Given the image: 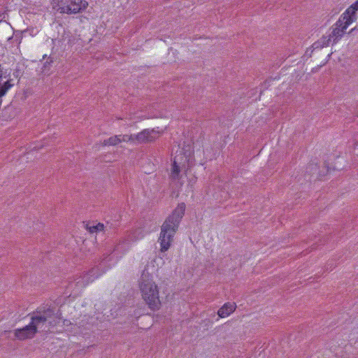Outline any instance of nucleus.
I'll use <instances>...</instances> for the list:
<instances>
[{
	"label": "nucleus",
	"instance_id": "nucleus-1",
	"mask_svg": "<svg viewBox=\"0 0 358 358\" xmlns=\"http://www.w3.org/2000/svg\"><path fill=\"white\" fill-rule=\"evenodd\" d=\"M185 204L179 203L171 215L168 216L161 227V232L159 237L160 251L164 252L171 247L173 237L178 231L179 224L185 215Z\"/></svg>",
	"mask_w": 358,
	"mask_h": 358
},
{
	"label": "nucleus",
	"instance_id": "nucleus-2",
	"mask_svg": "<svg viewBox=\"0 0 358 358\" xmlns=\"http://www.w3.org/2000/svg\"><path fill=\"white\" fill-rule=\"evenodd\" d=\"M140 290L142 297L148 307L152 310H159L161 301L157 285L153 282L151 275L143 270L139 280Z\"/></svg>",
	"mask_w": 358,
	"mask_h": 358
},
{
	"label": "nucleus",
	"instance_id": "nucleus-3",
	"mask_svg": "<svg viewBox=\"0 0 358 358\" xmlns=\"http://www.w3.org/2000/svg\"><path fill=\"white\" fill-rule=\"evenodd\" d=\"M352 23L346 20L345 16H340L336 22L331 27V31L329 34L332 38V44L337 43L346 32V29Z\"/></svg>",
	"mask_w": 358,
	"mask_h": 358
},
{
	"label": "nucleus",
	"instance_id": "nucleus-4",
	"mask_svg": "<svg viewBox=\"0 0 358 358\" xmlns=\"http://www.w3.org/2000/svg\"><path fill=\"white\" fill-rule=\"evenodd\" d=\"M143 237V232L141 229H135L131 234H129L127 238H124L117 243L114 248V252L124 253L128 250L132 242Z\"/></svg>",
	"mask_w": 358,
	"mask_h": 358
},
{
	"label": "nucleus",
	"instance_id": "nucleus-5",
	"mask_svg": "<svg viewBox=\"0 0 358 358\" xmlns=\"http://www.w3.org/2000/svg\"><path fill=\"white\" fill-rule=\"evenodd\" d=\"M159 137V132L155 129H143L137 134H134L135 144H144L154 141Z\"/></svg>",
	"mask_w": 358,
	"mask_h": 358
},
{
	"label": "nucleus",
	"instance_id": "nucleus-6",
	"mask_svg": "<svg viewBox=\"0 0 358 358\" xmlns=\"http://www.w3.org/2000/svg\"><path fill=\"white\" fill-rule=\"evenodd\" d=\"M100 275L101 272L98 268H92L84 276H80L76 279V286L78 288L84 287Z\"/></svg>",
	"mask_w": 358,
	"mask_h": 358
},
{
	"label": "nucleus",
	"instance_id": "nucleus-7",
	"mask_svg": "<svg viewBox=\"0 0 358 358\" xmlns=\"http://www.w3.org/2000/svg\"><path fill=\"white\" fill-rule=\"evenodd\" d=\"M88 6V2L83 0H69V5L63 13L76 14L85 10Z\"/></svg>",
	"mask_w": 358,
	"mask_h": 358
},
{
	"label": "nucleus",
	"instance_id": "nucleus-8",
	"mask_svg": "<svg viewBox=\"0 0 358 358\" xmlns=\"http://www.w3.org/2000/svg\"><path fill=\"white\" fill-rule=\"evenodd\" d=\"M36 334L35 327L30 323L22 329H15L14 332L15 336L21 341L32 338Z\"/></svg>",
	"mask_w": 358,
	"mask_h": 358
},
{
	"label": "nucleus",
	"instance_id": "nucleus-9",
	"mask_svg": "<svg viewBox=\"0 0 358 358\" xmlns=\"http://www.w3.org/2000/svg\"><path fill=\"white\" fill-rule=\"evenodd\" d=\"M358 10V0H357L354 3H352L347 10L341 15V16H345L346 20H348L350 22L352 23L357 20V14L356 12Z\"/></svg>",
	"mask_w": 358,
	"mask_h": 358
},
{
	"label": "nucleus",
	"instance_id": "nucleus-10",
	"mask_svg": "<svg viewBox=\"0 0 358 358\" xmlns=\"http://www.w3.org/2000/svg\"><path fill=\"white\" fill-rule=\"evenodd\" d=\"M46 322V319L43 317H41V315L38 314L36 312L33 313L31 315L30 324L35 327L36 333L38 332V329H43V325Z\"/></svg>",
	"mask_w": 358,
	"mask_h": 358
},
{
	"label": "nucleus",
	"instance_id": "nucleus-11",
	"mask_svg": "<svg viewBox=\"0 0 358 358\" xmlns=\"http://www.w3.org/2000/svg\"><path fill=\"white\" fill-rule=\"evenodd\" d=\"M236 309L235 303H226L217 311L220 317H225L232 313Z\"/></svg>",
	"mask_w": 358,
	"mask_h": 358
},
{
	"label": "nucleus",
	"instance_id": "nucleus-12",
	"mask_svg": "<svg viewBox=\"0 0 358 358\" xmlns=\"http://www.w3.org/2000/svg\"><path fill=\"white\" fill-rule=\"evenodd\" d=\"M331 43H332V38L329 34L328 36H323L320 40L315 42L312 47L313 49L322 48L324 47H327Z\"/></svg>",
	"mask_w": 358,
	"mask_h": 358
},
{
	"label": "nucleus",
	"instance_id": "nucleus-13",
	"mask_svg": "<svg viewBox=\"0 0 358 358\" xmlns=\"http://www.w3.org/2000/svg\"><path fill=\"white\" fill-rule=\"evenodd\" d=\"M36 312L38 314H40L41 317H45L46 319V322H48L50 318L55 315V310L51 308H48L46 309L38 308Z\"/></svg>",
	"mask_w": 358,
	"mask_h": 358
},
{
	"label": "nucleus",
	"instance_id": "nucleus-14",
	"mask_svg": "<svg viewBox=\"0 0 358 358\" xmlns=\"http://www.w3.org/2000/svg\"><path fill=\"white\" fill-rule=\"evenodd\" d=\"M52 1L55 7H57V10L62 13H63V10H66L69 3V0H52Z\"/></svg>",
	"mask_w": 358,
	"mask_h": 358
},
{
	"label": "nucleus",
	"instance_id": "nucleus-15",
	"mask_svg": "<svg viewBox=\"0 0 358 358\" xmlns=\"http://www.w3.org/2000/svg\"><path fill=\"white\" fill-rule=\"evenodd\" d=\"M120 143L119 135H115L103 141V145L105 146L112 145L115 146Z\"/></svg>",
	"mask_w": 358,
	"mask_h": 358
},
{
	"label": "nucleus",
	"instance_id": "nucleus-16",
	"mask_svg": "<svg viewBox=\"0 0 358 358\" xmlns=\"http://www.w3.org/2000/svg\"><path fill=\"white\" fill-rule=\"evenodd\" d=\"M306 172L310 175L317 174L320 177L324 176V174H322L318 171V166L316 163H310L306 167Z\"/></svg>",
	"mask_w": 358,
	"mask_h": 358
},
{
	"label": "nucleus",
	"instance_id": "nucleus-17",
	"mask_svg": "<svg viewBox=\"0 0 358 358\" xmlns=\"http://www.w3.org/2000/svg\"><path fill=\"white\" fill-rule=\"evenodd\" d=\"M180 167L177 164L176 159L173 161L171 169V177L173 180H178L180 178Z\"/></svg>",
	"mask_w": 358,
	"mask_h": 358
},
{
	"label": "nucleus",
	"instance_id": "nucleus-18",
	"mask_svg": "<svg viewBox=\"0 0 358 358\" xmlns=\"http://www.w3.org/2000/svg\"><path fill=\"white\" fill-rule=\"evenodd\" d=\"M120 136V143L122 142H131V143H134V135L131 134V135H127V134H124V135H119Z\"/></svg>",
	"mask_w": 358,
	"mask_h": 358
},
{
	"label": "nucleus",
	"instance_id": "nucleus-19",
	"mask_svg": "<svg viewBox=\"0 0 358 358\" xmlns=\"http://www.w3.org/2000/svg\"><path fill=\"white\" fill-rule=\"evenodd\" d=\"M103 229H104V225H103V224H101V223H98L96 225L90 227L89 228L90 231L92 233L95 232V231H101L103 230Z\"/></svg>",
	"mask_w": 358,
	"mask_h": 358
},
{
	"label": "nucleus",
	"instance_id": "nucleus-20",
	"mask_svg": "<svg viewBox=\"0 0 358 358\" xmlns=\"http://www.w3.org/2000/svg\"><path fill=\"white\" fill-rule=\"evenodd\" d=\"M49 61H46L43 64V71H45L47 68H49V66L52 63V59L50 57L48 58Z\"/></svg>",
	"mask_w": 358,
	"mask_h": 358
},
{
	"label": "nucleus",
	"instance_id": "nucleus-21",
	"mask_svg": "<svg viewBox=\"0 0 358 358\" xmlns=\"http://www.w3.org/2000/svg\"><path fill=\"white\" fill-rule=\"evenodd\" d=\"M356 28H354V29H352L348 34H353V32H355Z\"/></svg>",
	"mask_w": 358,
	"mask_h": 358
},
{
	"label": "nucleus",
	"instance_id": "nucleus-22",
	"mask_svg": "<svg viewBox=\"0 0 358 358\" xmlns=\"http://www.w3.org/2000/svg\"><path fill=\"white\" fill-rule=\"evenodd\" d=\"M61 315V313H59V312H58V313H57V316H56V317L59 318V315Z\"/></svg>",
	"mask_w": 358,
	"mask_h": 358
},
{
	"label": "nucleus",
	"instance_id": "nucleus-23",
	"mask_svg": "<svg viewBox=\"0 0 358 358\" xmlns=\"http://www.w3.org/2000/svg\"><path fill=\"white\" fill-rule=\"evenodd\" d=\"M48 323L50 324V325H52V322L49 321Z\"/></svg>",
	"mask_w": 358,
	"mask_h": 358
}]
</instances>
